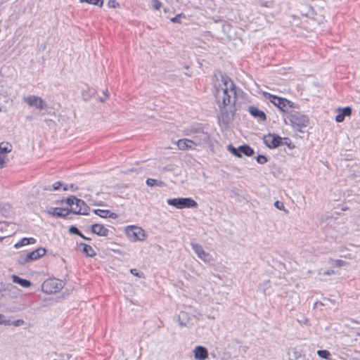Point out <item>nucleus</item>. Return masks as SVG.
Masks as SVG:
<instances>
[{"mask_svg":"<svg viewBox=\"0 0 360 360\" xmlns=\"http://www.w3.org/2000/svg\"><path fill=\"white\" fill-rule=\"evenodd\" d=\"M345 263H346V262H345V261H343V260H341V259H336V260L335 261V264H335L336 266L341 267V266H344V265L345 264Z\"/></svg>","mask_w":360,"mask_h":360,"instance_id":"nucleus-46","label":"nucleus"},{"mask_svg":"<svg viewBox=\"0 0 360 360\" xmlns=\"http://www.w3.org/2000/svg\"><path fill=\"white\" fill-rule=\"evenodd\" d=\"M177 146L180 150L193 149L195 146L193 141L188 139H182L178 141Z\"/></svg>","mask_w":360,"mask_h":360,"instance_id":"nucleus-19","label":"nucleus"},{"mask_svg":"<svg viewBox=\"0 0 360 360\" xmlns=\"http://www.w3.org/2000/svg\"><path fill=\"white\" fill-rule=\"evenodd\" d=\"M46 250L44 248H39L27 254L20 255L17 259V263L20 265H25L32 261L37 260L44 256Z\"/></svg>","mask_w":360,"mask_h":360,"instance_id":"nucleus-3","label":"nucleus"},{"mask_svg":"<svg viewBox=\"0 0 360 360\" xmlns=\"http://www.w3.org/2000/svg\"><path fill=\"white\" fill-rule=\"evenodd\" d=\"M6 165L4 159L1 156L0 158V167L3 168Z\"/></svg>","mask_w":360,"mask_h":360,"instance_id":"nucleus-50","label":"nucleus"},{"mask_svg":"<svg viewBox=\"0 0 360 360\" xmlns=\"http://www.w3.org/2000/svg\"><path fill=\"white\" fill-rule=\"evenodd\" d=\"M187 131V135L193 134L192 141L193 144L195 146H200L203 143H209L210 142V134L199 128H191Z\"/></svg>","mask_w":360,"mask_h":360,"instance_id":"nucleus-4","label":"nucleus"},{"mask_svg":"<svg viewBox=\"0 0 360 360\" xmlns=\"http://www.w3.org/2000/svg\"><path fill=\"white\" fill-rule=\"evenodd\" d=\"M44 122L49 128H53L56 126V122L51 119H45Z\"/></svg>","mask_w":360,"mask_h":360,"instance_id":"nucleus-40","label":"nucleus"},{"mask_svg":"<svg viewBox=\"0 0 360 360\" xmlns=\"http://www.w3.org/2000/svg\"><path fill=\"white\" fill-rule=\"evenodd\" d=\"M12 150V145L8 142H1L0 143V156L7 154Z\"/></svg>","mask_w":360,"mask_h":360,"instance_id":"nucleus-24","label":"nucleus"},{"mask_svg":"<svg viewBox=\"0 0 360 360\" xmlns=\"http://www.w3.org/2000/svg\"><path fill=\"white\" fill-rule=\"evenodd\" d=\"M274 206L279 210H283L285 212L288 213V211L287 210H285V207L284 206V204L283 202L279 201V200H276L275 202H274Z\"/></svg>","mask_w":360,"mask_h":360,"instance_id":"nucleus-33","label":"nucleus"},{"mask_svg":"<svg viewBox=\"0 0 360 360\" xmlns=\"http://www.w3.org/2000/svg\"><path fill=\"white\" fill-rule=\"evenodd\" d=\"M317 354L320 358L324 359H330V352L326 349H321L317 352Z\"/></svg>","mask_w":360,"mask_h":360,"instance_id":"nucleus-29","label":"nucleus"},{"mask_svg":"<svg viewBox=\"0 0 360 360\" xmlns=\"http://www.w3.org/2000/svg\"><path fill=\"white\" fill-rule=\"evenodd\" d=\"M100 101H101V102H103V101H105V98H100Z\"/></svg>","mask_w":360,"mask_h":360,"instance_id":"nucleus-55","label":"nucleus"},{"mask_svg":"<svg viewBox=\"0 0 360 360\" xmlns=\"http://www.w3.org/2000/svg\"><path fill=\"white\" fill-rule=\"evenodd\" d=\"M181 17V14H179V15H176L175 17L172 18L171 19V21L174 23H180L181 22V21H180Z\"/></svg>","mask_w":360,"mask_h":360,"instance_id":"nucleus-47","label":"nucleus"},{"mask_svg":"<svg viewBox=\"0 0 360 360\" xmlns=\"http://www.w3.org/2000/svg\"><path fill=\"white\" fill-rule=\"evenodd\" d=\"M333 274H334V271L333 270H327V271H324L323 275L330 276V275Z\"/></svg>","mask_w":360,"mask_h":360,"instance_id":"nucleus-51","label":"nucleus"},{"mask_svg":"<svg viewBox=\"0 0 360 360\" xmlns=\"http://www.w3.org/2000/svg\"><path fill=\"white\" fill-rule=\"evenodd\" d=\"M283 145H286L290 149H293L295 148V145L291 142L289 138H283Z\"/></svg>","mask_w":360,"mask_h":360,"instance_id":"nucleus-37","label":"nucleus"},{"mask_svg":"<svg viewBox=\"0 0 360 360\" xmlns=\"http://www.w3.org/2000/svg\"><path fill=\"white\" fill-rule=\"evenodd\" d=\"M248 112L252 117L257 118L259 121H265L266 120V115L264 112L259 110L255 106H249Z\"/></svg>","mask_w":360,"mask_h":360,"instance_id":"nucleus-17","label":"nucleus"},{"mask_svg":"<svg viewBox=\"0 0 360 360\" xmlns=\"http://www.w3.org/2000/svg\"><path fill=\"white\" fill-rule=\"evenodd\" d=\"M78 248H79L80 251L87 257H94L96 255L93 248L86 243H80L78 245Z\"/></svg>","mask_w":360,"mask_h":360,"instance_id":"nucleus-18","label":"nucleus"},{"mask_svg":"<svg viewBox=\"0 0 360 360\" xmlns=\"http://www.w3.org/2000/svg\"><path fill=\"white\" fill-rule=\"evenodd\" d=\"M264 143L269 148H276L283 145V139L275 134H269L264 136Z\"/></svg>","mask_w":360,"mask_h":360,"instance_id":"nucleus-12","label":"nucleus"},{"mask_svg":"<svg viewBox=\"0 0 360 360\" xmlns=\"http://www.w3.org/2000/svg\"><path fill=\"white\" fill-rule=\"evenodd\" d=\"M23 99L30 107H36L39 110H43L47 108L46 102L42 99L41 97L37 96H25Z\"/></svg>","mask_w":360,"mask_h":360,"instance_id":"nucleus-11","label":"nucleus"},{"mask_svg":"<svg viewBox=\"0 0 360 360\" xmlns=\"http://www.w3.org/2000/svg\"><path fill=\"white\" fill-rule=\"evenodd\" d=\"M290 360H297L302 356V352L296 348H290L288 352Z\"/></svg>","mask_w":360,"mask_h":360,"instance_id":"nucleus-23","label":"nucleus"},{"mask_svg":"<svg viewBox=\"0 0 360 360\" xmlns=\"http://www.w3.org/2000/svg\"><path fill=\"white\" fill-rule=\"evenodd\" d=\"M91 232L99 236H108L110 231L103 224H94L91 227Z\"/></svg>","mask_w":360,"mask_h":360,"instance_id":"nucleus-16","label":"nucleus"},{"mask_svg":"<svg viewBox=\"0 0 360 360\" xmlns=\"http://www.w3.org/2000/svg\"><path fill=\"white\" fill-rule=\"evenodd\" d=\"M69 210L70 213H73L75 214L87 215L90 210V207L84 200L77 198L74 206Z\"/></svg>","mask_w":360,"mask_h":360,"instance_id":"nucleus-13","label":"nucleus"},{"mask_svg":"<svg viewBox=\"0 0 360 360\" xmlns=\"http://www.w3.org/2000/svg\"><path fill=\"white\" fill-rule=\"evenodd\" d=\"M174 321L176 323H178L180 327L186 326L187 325V323L188 321V319L185 316L184 319H181V316H175Z\"/></svg>","mask_w":360,"mask_h":360,"instance_id":"nucleus-30","label":"nucleus"},{"mask_svg":"<svg viewBox=\"0 0 360 360\" xmlns=\"http://www.w3.org/2000/svg\"><path fill=\"white\" fill-rule=\"evenodd\" d=\"M108 6L110 8H116L119 6V4L115 0H109Z\"/></svg>","mask_w":360,"mask_h":360,"instance_id":"nucleus-44","label":"nucleus"},{"mask_svg":"<svg viewBox=\"0 0 360 360\" xmlns=\"http://www.w3.org/2000/svg\"><path fill=\"white\" fill-rule=\"evenodd\" d=\"M69 189H70L71 191H75V190H77V186H75L74 184H70V185H65V186H63V190H64V191H68V190H69Z\"/></svg>","mask_w":360,"mask_h":360,"instance_id":"nucleus-41","label":"nucleus"},{"mask_svg":"<svg viewBox=\"0 0 360 360\" xmlns=\"http://www.w3.org/2000/svg\"><path fill=\"white\" fill-rule=\"evenodd\" d=\"M345 326L353 329H358L360 328V322L348 319Z\"/></svg>","mask_w":360,"mask_h":360,"instance_id":"nucleus-27","label":"nucleus"},{"mask_svg":"<svg viewBox=\"0 0 360 360\" xmlns=\"http://www.w3.org/2000/svg\"><path fill=\"white\" fill-rule=\"evenodd\" d=\"M63 282L56 278L47 279L41 285L42 290L46 294H53L63 288Z\"/></svg>","mask_w":360,"mask_h":360,"instance_id":"nucleus-7","label":"nucleus"},{"mask_svg":"<svg viewBox=\"0 0 360 360\" xmlns=\"http://www.w3.org/2000/svg\"><path fill=\"white\" fill-rule=\"evenodd\" d=\"M94 213L102 218H111L116 219L117 217V214L111 212L108 210H101L97 209L94 210Z\"/></svg>","mask_w":360,"mask_h":360,"instance_id":"nucleus-20","label":"nucleus"},{"mask_svg":"<svg viewBox=\"0 0 360 360\" xmlns=\"http://www.w3.org/2000/svg\"><path fill=\"white\" fill-rule=\"evenodd\" d=\"M62 359L61 360H69V359L71 357V355L68 354H65L61 356Z\"/></svg>","mask_w":360,"mask_h":360,"instance_id":"nucleus-49","label":"nucleus"},{"mask_svg":"<svg viewBox=\"0 0 360 360\" xmlns=\"http://www.w3.org/2000/svg\"><path fill=\"white\" fill-rule=\"evenodd\" d=\"M345 120V117L341 112H339L335 117V121L337 122H342Z\"/></svg>","mask_w":360,"mask_h":360,"instance_id":"nucleus-45","label":"nucleus"},{"mask_svg":"<svg viewBox=\"0 0 360 360\" xmlns=\"http://www.w3.org/2000/svg\"><path fill=\"white\" fill-rule=\"evenodd\" d=\"M6 316H0V324H4V325H11V321L7 320Z\"/></svg>","mask_w":360,"mask_h":360,"instance_id":"nucleus-42","label":"nucleus"},{"mask_svg":"<svg viewBox=\"0 0 360 360\" xmlns=\"http://www.w3.org/2000/svg\"><path fill=\"white\" fill-rule=\"evenodd\" d=\"M194 358L197 360H205L208 358V350L203 346H196L193 350Z\"/></svg>","mask_w":360,"mask_h":360,"instance_id":"nucleus-15","label":"nucleus"},{"mask_svg":"<svg viewBox=\"0 0 360 360\" xmlns=\"http://www.w3.org/2000/svg\"><path fill=\"white\" fill-rule=\"evenodd\" d=\"M77 198L74 195H70V197L67 198L66 199H63L61 200V203L65 202L67 205L71 207V208L74 206L75 202Z\"/></svg>","mask_w":360,"mask_h":360,"instance_id":"nucleus-28","label":"nucleus"},{"mask_svg":"<svg viewBox=\"0 0 360 360\" xmlns=\"http://www.w3.org/2000/svg\"><path fill=\"white\" fill-rule=\"evenodd\" d=\"M130 272L134 275V276H139V277H141V275L139 274L137 269H132L130 270Z\"/></svg>","mask_w":360,"mask_h":360,"instance_id":"nucleus-48","label":"nucleus"},{"mask_svg":"<svg viewBox=\"0 0 360 360\" xmlns=\"http://www.w3.org/2000/svg\"><path fill=\"white\" fill-rule=\"evenodd\" d=\"M297 321L302 324L305 326H309V320L307 318V316H299V318L297 319Z\"/></svg>","mask_w":360,"mask_h":360,"instance_id":"nucleus-34","label":"nucleus"},{"mask_svg":"<svg viewBox=\"0 0 360 360\" xmlns=\"http://www.w3.org/2000/svg\"><path fill=\"white\" fill-rule=\"evenodd\" d=\"M146 184L148 186H160L162 183L161 181H158V180L156 179H148L146 180Z\"/></svg>","mask_w":360,"mask_h":360,"instance_id":"nucleus-32","label":"nucleus"},{"mask_svg":"<svg viewBox=\"0 0 360 360\" xmlns=\"http://www.w3.org/2000/svg\"><path fill=\"white\" fill-rule=\"evenodd\" d=\"M151 5L153 9L160 10L162 4L159 0H151Z\"/></svg>","mask_w":360,"mask_h":360,"instance_id":"nucleus-35","label":"nucleus"},{"mask_svg":"<svg viewBox=\"0 0 360 360\" xmlns=\"http://www.w3.org/2000/svg\"><path fill=\"white\" fill-rule=\"evenodd\" d=\"M103 94H105V98L108 96V90L106 89L105 91H103Z\"/></svg>","mask_w":360,"mask_h":360,"instance_id":"nucleus-53","label":"nucleus"},{"mask_svg":"<svg viewBox=\"0 0 360 360\" xmlns=\"http://www.w3.org/2000/svg\"><path fill=\"white\" fill-rule=\"evenodd\" d=\"M36 242L37 240L34 238H23L19 242L16 243L14 247L18 249L25 245L34 244Z\"/></svg>","mask_w":360,"mask_h":360,"instance_id":"nucleus-22","label":"nucleus"},{"mask_svg":"<svg viewBox=\"0 0 360 360\" xmlns=\"http://www.w3.org/2000/svg\"><path fill=\"white\" fill-rule=\"evenodd\" d=\"M69 232L70 233L75 234L77 236L81 234V231L75 226H71L69 228Z\"/></svg>","mask_w":360,"mask_h":360,"instance_id":"nucleus-39","label":"nucleus"},{"mask_svg":"<svg viewBox=\"0 0 360 360\" xmlns=\"http://www.w3.org/2000/svg\"><path fill=\"white\" fill-rule=\"evenodd\" d=\"M12 280L13 283H18L23 288H28L32 285V283L29 280L22 278L16 275L12 276Z\"/></svg>","mask_w":360,"mask_h":360,"instance_id":"nucleus-21","label":"nucleus"},{"mask_svg":"<svg viewBox=\"0 0 360 360\" xmlns=\"http://www.w3.org/2000/svg\"><path fill=\"white\" fill-rule=\"evenodd\" d=\"M78 236H80L81 238H83V239H84V240H90V238H87V237L84 236L82 232H81V234H80V235H78Z\"/></svg>","mask_w":360,"mask_h":360,"instance_id":"nucleus-52","label":"nucleus"},{"mask_svg":"<svg viewBox=\"0 0 360 360\" xmlns=\"http://www.w3.org/2000/svg\"><path fill=\"white\" fill-rule=\"evenodd\" d=\"M227 149L230 153L238 158H241L242 154L250 157L255 153L254 150L247 144L241 145L238 148H236L233 145L229 144L227 146Z\"/></svg>","mask_w":360,"mask_h":360,"instance_id":"nucleus-8","label":"nucleus"},{"mask_svg":"<svg viewBox=\"0 0 360 360\" xmlns=\"http://www.w3.org/2000/svg\"><path fill=\"white\" fill-rule=\"evenodd\" d=\"M63 186V184L60 181H57L54 184H53L51 186H44L43 190L44 191H56L58 190L61 186Z\"/></svg>","mask_w":360,"mask_h":360,"instance_id":"nucleus-26","label":"nucleus"},{"mask_svg":"<svg viewBox=\"0 0 360 360\" xmlns=\"http://www.w3.org/2000/svg\"><path fill=\"white\" fill-rule=\"evenodd\" d=\"M262 95L266 99L269 100L271 103L283 112H286L288 110V108H291L294 105L292 102L287 100L286 98L272 95L270 93L263 91Z\"/></svg>","mask_w":360,"mask_h":360,"instance_id":"nucleus-2","label":"nucleus"},{"mask_svg":"<svg viewBox=\"0 0 360 360\" xmlns=\"http://www.w3.org/2000/svg\"><path fill=\"white\" fill-rule=\"evenodd\" d=\"M266 4H267V2L266 4H263V6H267Z\"/></svg>","mask_w":360,"mask_h":360,"instance_id":"nucleus-56","label":"nucleus"},{"mask_svg":"<svg viewBox=\"0 0 360 360\" xmlns=\"http://www.w3.org/2000/svg\"><path fill=\"white\" fill-rule=\"evenodd\" d=\"M191 245L193 251L197 254L198 257L200 259L206 264H212L214 261L212 256L210 253L205 252L201 245L192 243Z\"/></svg>","mask_w":360,"mask_h":360,"instance_id":"nucleus-10","label":"nucleus"},{"mask_svg":"<svg viewBox=\"0 0 360 360\" xmlns=\"http://www.w3.org/2000/svg\"><path fill=\"white\" fill-rule=\"evenodd\" d=\"M288 118L292 125L299 131H301V128L305 127L309 124L308 117L297 112L291 111Z\"/></svg>","mask_w":360,"mask_h":360,"instance_id":"nucleus-6","label":"nucleus"},{"mask_svg":"<svg viewBox=\"0 0 360 360\" xmlns=\"http://www.w3.org/2000/svg\"><path fill=\"white\" fill-rule=\"evenodd\" d=\"M256 160H257V162L259 163V164H264L267 162V158L266 156L263 155H259L257 158H256Z\"/></svg>","mask_w":360,"mask_h":360,"instance_id":"nucleus-38","label":"nucleus"},{"mask_svg":"<svg viewBox=\"0 0 360 360\" xmlns=\"http://www.w3.org/2000/svg\"><path fill=\"white\" fill-rule=\"evenodd\" d=\"M270 288V282L269 281H263L259 287V290L262 292L264 295H269L270 292L269 290Z\"/></svg>","mask_w":360,"mask_h":360,"instance_id":"nucleus-25","label":"nucleus"},{"mask_svg":"<svg viewBox=\"0 0 360 360\" xmlns=\"http://www.w3.org/2000/svg\"><path fill=\"white\" fill-rule=\"evenodd\" d=\"M82 3H87L89 4H93L101 7L103 4V0H79Z\"/></svg>","mask_w":360,"mask_h":360,"instance_id":"nucleus-31","label":"nucleus"},{"mask_svg":"<svg viewBox=\"0 0 360 360\" xmlns=\"http://www.w3.org/2000/svg\"><path fill=\"white\" fill-rule=\"evenodd\" d=\"M169 205L174 206L177 209L196 207L198 203L191 198H177L167 199Z\"/></svg>","mask_w":360,"mask_h":360,"instance_id":"nucleus-5","label":"nucleus"},{"mask_svg":"<svg viewBox=\"0 0 360 360\" xmlns=\"http://www.w3.org/2000/svg\"><path fill=\"white\" fill-rule=\"evenodd\" d=\"M126 234L131 241L143 240L146 238L144 230L136 226H127Z\"/></svg>","mask_w":360,"mask_h":360,"instance_id":"nucleus-9","label":"nucleus"},{"mask_svg":"<svg viewBox=\"0 0 360 360\" xmlns=\"http://www.w3.org/2000/svg\"><path fill=\"white\" fill-rule=\"evenodd\" d=\"M0 225H1V224L0 223ZM6 236H1L0 237V241H1Z\"/></svg>","mask_w":360,"mask_h":360,"instance_id":"nucleus-54","label":"nucleus"},{"mask_svg":"<svg viewBox=\"0 0 360 360\" xmlns=\"http://www.w3.org/2000/svg\"><path fill=\"white\" fill-rule=\"evenodd\" d=\"M221 83L214 84L215 98L221 112L223 114L225 107L231 103L234 104L236 99V85L226 75H221Z\"/></svg>","mask_w":360,"mask_h":360,"instance_id":"nucleus-1","label":"nucleus"},{"mask_svg":"<svg viewBox=\"0 0 360 360\" xmlns=\"http://www.w3.org/2000/svg\"><path fill=\"white\" fill-rule=\"evenodd\" d=\"M47 212L51 216L63 219H65L70 213L68 209L61 207H50Z\"/></svg>","mask_w":360,"mask_h":360,"instance_id":"nucleus-14","label":"nucleus"},{"mask_svg":"<svg viewBox=\"0 0 360 360\" xmlns=\"http://www.w3.org/2000/svg\"><path fill=\"white\" fill-rule=\"evenodd\" d=\"M11 323L14 326H20L24 323V321L22 319H18L14 321H11Z\"/></svg>","mask_w":360,"mask_h":360,"instance_id":"nucleus-43","label":"nucleus"},{"mask_svg":"<svg viewBox=\"0 0 360 360\" xmlns=\"http://www.w3.org/2000/svg\"><path fill=\"white\" fill-rule=\"evenodd\" d=\"M340 112H341L342 115H344L345 117L346 116H349L352 113V108L350 107H345L344 108L341 109L340 110Z\"/></svg>","mask_w":360,"mask_h":360,"instance_id":"nucleus-36","label":"nucleus"}]
</instances>
